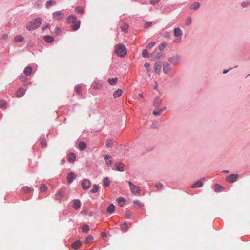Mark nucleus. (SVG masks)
I'll list each match as a JSON object with an SVG mask.
<instances>
[{"instance_id":"nucleus-1","label":"nucleus","mask_w":250,"mask_h":250,"mask_svg":"<svg viewBox=\"0 0 250 250\" xmlns=\"http://www.w3.org/2000/svg\"><path fill=\"white\" fill-rule=\"evenodd\" d=\"M77 17L74 15L69 16L67 18V22L72 23L71 28L74 31L77 30L80 26V22L76 20Z\"/></svg>"},{"instance_id":"nucleus-2","label":"nucleus","mask_w":250,"mask_h":250,"mask_svg":"<svg viewBox=\"0 0 250 250\" xmlns=\"http://www.w3.org/2000/svg\"><path fill=\"white\" fill-rule=\"evenodd\" d=\"M115 53L120 57H124L127 54L125 46L122 44H117L115 47Z\"/></svg>"},{"instance_id":"nucleus-3","label":"nucleus","mask_w":250,"mask_h":250,"mask_svg":"<svg viewBox=\"0 0 250 250\" xmlns=\"http://www.w3.org/2000/svg\"><path fill=\"white\" fill-rule=\"evenodd\" d=\"M174 36L176 39L174 40V42L177 43H179L181 41V36L182 35V31L180 28H175L174 30Z\"/></svg>"},{"instance_id":"nucleus-4","label":"nucleus","mask_w":250,"mask_h":250,"mask_svg":"<svg viewBox=\"0 0 250 250\" xmlns=\"http://www.w3.org/2000/svg\"><path fill=\"white\" fill-rule=\"evenodd\" d=\"M128 184L132 193L135 195L140 193V189L138 186L133 185L131 182H128Z\"/></svg>"},{"instance_id":"nucleus-5","label":"nucleus","mask_w":250,"mask_h":250,"mask_svg":"<svg viewBox=\"0 0 250 250\" xmlns=\"http://www.w3.org/2000/svg\"><path fill=\"white\" fill-rule=\"evenodd\" d=\"M91 184V182L89 180L85 179L83 180L81 185L83 189L86 190L90 188Z\"/></svg>"},{"instance_id":"nucleus-6","label":"nucleus","mask_w":250,"mask_h":250,"mask_svg":"<svg viewBox=\"0 0 250 250\" xmlns=\"http://www.w3.org/2000/svg\"><path fill=\"white\" fill-rule=\"evenodd\" d=\"M238 178V174H232L227 177L226 180L229 183H233L234 182L236 181L237 180Z\"/></svg>"},{"instance_id":"nucleus-7","label":"nucleus","mask_w":250,"mask_h":250,"mask_svg":"<svg viewBox=\"0 0 250 250\" xmlns=\"http://www.w3.org/2000/svg\"><path fill=\"white\" fill-rule=\"evenodd\" d=\"M53 16L54 20L59 21L63 18V14L61 11H57L53 14Z\"/></svg>"},{"instance_id":"nucleus-8","label":"nucleus","mask_w":250,"mask_h":250,"mask_svg":"<svg viewBox=\"0 0 250 250\" xmlns=\"http://www.w3.org/2000/svg\"><path fill=\"white\" fill-rule=\"evenodd\" d=\"M42 21V20L39 18L35 19L34 22L32 23V29L39 27L40 26Z\"/></svg>"},{"instance_id":"nucleus-9","label":"nucleus","mask_w":250,"mask_h":250,"mask_svg":"<svg viewBox=\"0 0 250 250\" xmlns=\"http://www.w3.org/2000/svg\"><path fill=\"white\" fill-rule=\"evenodd\" d=\"M161 62H157L154 64L155 71L157 74H159L161 70Z\"/></svg>"},{"instance_id":"nucleus-10","label":"nucleus","mask_w":250,"mask_h":250,"mask_svg":"<svg viewBox=\"0 0 250 250\" xmlns=\"http://www.w3.org/2000/svg\"><path fill=\"white\" fill-rule=\"evenodd\" d=\"M205 180V178L203 177L201 179L198 180L197 182H196L195 184H194L191 188H200L202 187L203 184V181Z\"/></svg>"},{"instance_id":"nucleus-11","label":"nucleus","mask_w":250,"mask_h":250,"mask_svg":"<svg viewBox=\"0 0 250 250\" xmlns=\"http://www.w3.org/2000/svg\"><path fill=\"white\" fill-rule=\"evenodd\" d=\"M163 71L166 74H169L170 71V65L167 63H164L163 64Z\"/></svg>"},{"instance_id":"nucleus-12","label":"nucleus","mask_w":250,"mask_h":250,"mask_svg":"<svg viewBox=\"0 0 250 250\" xmlns=\"http://www.w3.org/2000/svg\"><path fill=\"white\" fill-rule=\"evenodd\" d=\"M116 169L119 171H123L124 170V165L121 163L118 162L115 164Z\"/></svg>"},{"instance_id":"nucleus-13","label":"nucleus","mask_w":250,"mask_h":250,"mask_svg":"<svg viewBox=\"0 0 250 250\" xmlns=\"http://www.w3.org/2000/svg\"><path fill=\"white\" fill-rule=\"evenodd\" d=\"M180 58L178 56L169 58L168 61L174 64H176L179 61Z\"/></svg>"},{"instance_id":"nucleus-14","label":"nucleus","mask_w":250,"mask_h":250,"mask_svg":"<svg viewBox=\"0 0 250 250\" xmlns=\"http://www.w3.org/2000/svg\"><path fill=\"white\" fill-rule=\"evenodd\" d=\"M152 56L155 58L158 59L162 56V52L160 50L155 49L152 54Z\"/></svg>"},{"instance_id":"nucleus-15","label":"nucleus","mask_w":250,"mask_h":250,"mask_svg":"<svg viewBox=\"0 0 250 250\" xmlns=\"http://www.w3.org/2000/svg\"><path fill=\"white\" fill-rule=\"evenodd\" d=\"M76 178L75 174L73 172L69 173L67 175V181L69 183H71Z\"/></svg>"},{"instance_id":"nucleus-16","label":"nucleus","mask_w":250,"mask_h":250,"mask_svg":"<svg viewBox=\"0 0 250 250\" xmlns=\"http://www.w3.org/2000/svg\"><path fill=\"white\" fill-rule=\"evenodd\" d=\"M162 102V100L159 97H156L153 102V105L155 107H158L160 106Z\"/></svg>"},{"instance_id":"nucleus-17","label":"nucleus","mask_w":250,"mask_h":250,"mask_svg":"<svg viewBox=\"0 0 250 250\" xmlns=\"http://www.w3.org/2000/svg\"><path fill=\"white\" fill-rule=\"evenodd\" d=\"M104 159L106 162V164L108 166H111L112 163V158L110 156L108 155H105L104 156Z\"/></svg>"},{"instance_id":"nucleus-18","label":"nucleus","mask_w":250,"mask_h":250,"mask_svg":"<svg viewBox=\"0 0 250 250\" xmlns=\"http://www.w3.org/2000/svg\"><path fill=\"white\" fill-rule=\"evenodd\" d=\"M81 206V203L80 201L78 200H74L73 202V207L78 209L80 208Z\"/></svg>"},{"instance_id":"nucleus-19","label":"nucleus","mask_w":250,"mask_h":250,"mask_svg":"<svg viewBox=\"0 0 250 250\" xmlns=\"http://www.w3.org/2000/svg\"><path fill=\"white\" fill-rule=\"evenodd\" d=\"M81 246V242L79 240L76 241L72 244V247L75 250L78 249Z\"/></svg>"},{"instance_id":"nucleus-20","label":"nucleus","mask_w":250,"mask_h":250,"mask_svg":"<svg viewBox=\"0 0 250 250\" xmlns=\"http://www.w3.org/2000/svg\"><path fill=\"white\" fill-rule=\"evenodd\" d=\"M25 93V90L23 88H20L16 93V95L17 97H20L24 95Z\"/></svg>"},{"instance_id":"nucleus-21","label":"nucleus","mask_w":250,"mask_h":250,"mask_svg":"<svg viewBox=\"0 0 250 250\" xmlns=\"http://www.w3.org/2000/svg\"><path fill=\"white\" fill-rule=\"evenodd\" d=\"M24 74L26 76H30L31 75V67L30 66L26 67L23 71Z\"/></svg>"},{"instance_id":"nucleus-22","label":"nucleus","mask_w":250,"mask_h":250,"mask_svg":"<svg viewBox=\"0 0 250 250\" xmlns=\"http://www.w3.org/2000/svg\"><path fill=\"white\" fill-rule=\"evenodd\" d=\"M68 160L70 162H74L76 160V155L74 153H71L68 155Z\"/></svg>"},{"instance_id":"nucleus-23","label":"nucleus","mask_w":250,"mask_h":250,"mask_svg":"<svg viewBox=\"0 0 250 250\" xmlns=\"http://www.w3.org/2000/svg\"><path fill=\"white\" fill-rule=\"evenodd\" d=\"M118 82V78L117 77L114 78H109L108 79V83L112 85H116Z\"/></svg>"},{"instance_id":"nucleus-24","label":"nucleus","mask_w":250,"mask_h":250,"mask_svg":"<svg viewBox=\"0 0 250 250\" xmlns=\"http://www.w3.org/2000/svg\"><path fill=\"white\" fill-rule=\"evenodd\" d=\"M117 201L119 206L122 207L124 205L125 200L123 197H119L117 199Z\"/></svg>"},{"instance_id":"nucleus-25","label":"nucleus","mask_w":250,"mask_h":250,"mask_svg":"<svg viewBox=\"0 0 250 250\" xmlns=\"http://www.w3.org/2000/svg\"><path fill=\"white\" fill-rule=\"evenodd\" d=\"M79 148L83 151L86 148V144L84 142H81L79 143Z\"/></svg>"},{"instance_id":"nucleus-26","label":"nucleus","mask_w":250,"mask_h":250,"mask_svg":"<svg viewBox=\"0 0 250 250\" xmlns=\"http://www.w3.org/2000/svg\"><path fill=\"white\" fill-rule=\"evenodd\" d=\"M115 206L113 204H111L107 208V211L109 213H113L115 211Z\"/></svg>"},{"instance_id":"nucleus-27","label":"nucleus","mask_w":250,"mask_h":250,"mask_svg":"<svg viewBox=\"0 0 250 250\" xmlns=\"http://www.w3.org/2000/svg\"><path fill=\"white\" fill-rule=\"evenodd\" d=\"M200 6V4L199 2H195L191 5L190 7L191 9L196 10L199 8Z\"/></svg>"},{"instance_id":"nucleus-28","label":"nucleus","mask_w":250,"mask_h":250,"mask_svg":"<svg viewBox=\"0 0 250 250\" xmlns=\"http://www.w3.org/2000/svg\"><path fill=\"white\" fill-rule=\"evenodd\" d=\"M7 107V103L4 100H0V108L6 109Z\"/></svg>"},{"instance_id":"nucleus-29","label":"nucleus","mask_w":250,"mask_h":250,"mask_svg":"<svg viewBox=\"0 0 250 250\" xmlns=\"http://www.w3.org/2000/svg\"><path fill=\"white\" fill-rule=\"evenodd\" d=\"M122 93V90L120 89H118L115 91L113 93V96L115 98L120 97Z\"/></svg>"},{"instance_id":"nucleus-30","label":"nucleus","mask_w":250,"mask_h":250,"mask_svg":"<svg viewBox=\"0 0 250 250\" xmlns=\"http://www.w3.org/2000/svg\"><path fill=\"white\" fill-rule=\"evenodd\" d=\"M44 40L47 42L51 43L54 41V38L51 36H46L44 37Z\"/></svg>"},{"instance_id":"nucleus-31","label":"nucleus","mask_w":250,"mask_h":250,"mask_svg":"<svg viewBox=\"0 0 250 250\" xmlns=\"http://www.w3.org/2000/svg\"><path fill=\"white\" fill-rule=\"evenodd\" d=\"M121 229L124 231L126 232L128 230V227L126 223L121 224Z\"/></svg>"},{"instance_id":"nucleus-32","label":"nucleus","mask_w":250,"mask_h":250,"mask_svg":"<svg viewBox=\"0 0 250 250\" xmlns=\"http://www.w3.org/2000/svg\"><path fill=\"white\" fill-rule=\"evenodd\" d=\"M113 144V140L110 139H108L106 140L105 146L106 147H111Z\"/></svg>"},{"instance_id":"nucleus-33","label":"nucleus","mask_w":250,"mask_h":250,"mask_svg":"<svg viewBox=\"0 0 250 250\" xmlns=\"http://www.w3.org/2000/svg\"><path fill=\"white\" fill-rule=\"evenodd\" d=\"M166 109V107H164V108L163 109H158L157 110H154L153 111V115H154L155 116H159L160 115H161V114L162 113V112Z\"/></svg>"},{"instance_id":"nucleus-34","label":"nucleus","mask_w":250,"mask_h":250,"mask_svg":"<svg viewBox=\"0 0 250 250\" xmlns=\"http://www.w3.org/2000/svg\"><path fill=\"white\" fill-rule=\"evenodd\" d=\"M56 4V2L53 0H49L47 1L45 3V6L46 8H49V7L55 5Z\"/></svg>"},{"instance_id":"nucleus-35","label":"nucleus","mask_w":250,"mask_h":250,"mask_svg":"<svg viewBox=\"0 0 250 250\" xmlns=\"http://www.w3.org/2000/svg\"><path fill=\"white\" fill-rule=\"evenodd\" d=\"M104 186V187H109L110 184V182L108 179V178H105L104 179L103 181Z\"/></svg>"},{"instance_id":"nucleus-36","label":"nucleus","mask_w":250,"mask_h":250,"mask_svg":"<svg viewBox=\"0 0 250 250\" xmlns=\"http://www.w3.org/2000/svg\"><path fill=\"white\" fill-rule=\"evenodd\" d=\"M47 187L46 185L43 184H42L40 186V190L41 192H45L47 190Z\"/></svg>"},{"instance_id":"nucleus-37","label":"nucleus","mask_w":250,"mask_h":250,"mask_svg":"<svg viewBox=\"0 0 250 250\" xmlns=\"http://www.w3.org/2000/svg\"><path fill=\"white\" fill-rule=\"evenodd\" d=\"M93 86L94 89H99L102 87V84L98 82H95L93 83Z\"/></svg>"},{"instance_id":"nucleus-38","label":"nucleus","mask_w":250,"mask_h":250,"mask_svg":"<svg viewBox=\"0 0 250 250\" xmlns=\"http://www.w3.org/2000/svg\"><path fill=\"white\" fill-rule=\"evenodd\" d=\"M99 187L97 185H93L92 186V188L91 190V192L92 193H96L98 191Z\"/></svg>"},{"instance_id":"nucleus-39","label":"nucleus","mask_w":250,"mask_h":250,"mask_svg":"<svg viewBox=\"0 0 250 250\" xmlns=\"http://www.w3.org/2000/svg\"><path fill=\"white\" fill-rule=\"evenodd\" d=\"M223 190V187L219 184L215 185V191H222Z\"/></svg>"},{"instance_id":"nucleus-40","label":"nucleus","mask_w":250,"mask_h":250,"mask_svg":"<svg viewBox=\"0 0 250 250\" xmlns=\"http://www.w3.org/2000/svg\"><path fill=\"white\" fill-rule=\"evenodd\" d=\"M14 39H15V42H22L23 41V38L21 36L18 35L15 37Z\"/></svg>"},{"instance_id":"nucleus-41","label":"nucleus","mask_w":250,"mask_h":250,"mask_svg":"<svg viewBox=\"0 0 250 250\" xmlns=\"http://www.w3.org/2000/svg\"><path fill=\"white\" fill-rule=\"evenodd\" d=\"M128 25L127 24H124L123 26L121 27V29L122 31L124 32H127L128 30Z\"/></svg>"},{"instance_id":"nucleus-42","label":"nucleus","mask_w":250,"mask_h":250,"mask_svg":"<svg viewBox=\"0 0 250 250\" xmlns=\"http://www.w3.org/2000/svg\"><path fill=\"white\" fill-rule=\"evenodd\" d=\"M82 230L83 232H87L89 230V226L87 225H84L82 228Z\"/></svg>"},{"instance_id":"nucleus-43","label":"nucleus","mask_w":250,"mask_h":250,"mask_svg":"<svg viewBox=\"0 0 250 250\" xmlns=\"http://www.w3.org/2000/svg\"><path fill=\"white\" fill-rule=\"evenodd\" d=\"M93 239V237L91 235L88 236L85 240V243H88L91 242Z\"/></svg>"},{"instance_id":"nucleus-44","label":"nucleus","mask_w":250,"mask_h":250,"mask_svg":"<svg viewBox=\"0 0 250 250\" xmlns=\"http://www.w3.org/2000/svg\"><path fill=\"white\" fill-rule=\"evenodd\" d=\"M191 22H192L191 18L190 17H188L186 19V20L185 21V23L187 25H189L191 23Z\"/></svg>"},{"instance_id":"nucleus-45","label":"nucleus","mask_w":250,"mask_h":250,"mask_svg":"<svg viewBox=\"0 0 250 250\" xmlns=\"http://www.w3.org/2000/svg\"><path fill=\"white\" fill-rule=\"evenodd\" d=\"M250 4V0H248V1H244V2H243L241 3V5H242L243 7H248Z\"/></svg>"},{"instance_id":"nucleus-46","label":"nucleus","mask_w":250,"mask_h":250,"mask_svg":"<svg viewBox=\"0 0 250 250\" xmlns=\"http://www.w3.org/2000/svg\"><path fill=\"white\" fill-rule=\"evenodd\" d=\"M63 196V194L61 192H58L56 195V199L57 200H61Z\"/></svg>"},{"instance_id":"nucleus-47","label":"nucleus","mask_w":250,"mask_h":250,"mask_svg":"<svg viewBox=\"0 0 250 250\" xmlns=\"http://www.w3.org/2000/svg\"><path fill=\"white\" fill-rule=\"evenodd\" d=\"M148 53L146 49H144L142 51V55L144 57H148Z\"/></svg>"},{"instance_id":"nucleus-48","label":"nucleus","mask_w":250,"mask_h":250,"mask_svg":"<svg viewBox=\"0 0 250 250\" xmlns=\"http://www.w3.org/2000/svg\"><path fill=\"white\" fill-rule=\"evenodd\" d=\"M41 146L43 147H45L46 146H47V143H46V141L45 139H42L41 141Z\"/></svg>"},{"instance_id":"nucleus-49","label":"nucleus","mask_w":250,"mask_h":250,"mask_svg":"<svg viewBox=\"0 0 250 250\" xmlns=\"http://www.w3.org/2000/svg\"><path fill=\"white\" fill-rule=\"evenodd\" d=\"M77 12L79 13H83V9L82 7H78L76 8Z\"/></svg>"},{"instance_id":"nucleus-50","label":"nucleus","mask_w":250,"mask_h":250,"mask_svg":"<svg viewBox=\"0 0 250 250\" xmlns=\"http://www.w3.org/2000/svg\"><path fill=\"white\" fill-rule=\"evenodd\" d=\"M155 44V42H150L148 44L147 48H151L154 46Z\"/></svg>"},{"instance_id":"nucleus-51","label":"nucleus","mask_w":250,"mask_h":250,"mask_svg":"<svg viewBox=\"0 0 250 250\" xmlns=\"http://www.w3.org/2000/svg\"><path fill=\"white\" fill-rule=\"evenodd\" d=\"M164 47H165V45L163 44H161V45H160L159 46V47L156 48V49H157V50H160V51H162V50L164 49Z\"/></svg>"},{"instance_id":"nucleus-52","label":"nucleus","mask_w":250,"mask_h":250,"mask_svg":"<svg viewBox=\"0 0 250 250\" xmlns=\"http://www.w3.org/2000/svg\"><path fill=\"white\" fill-rule=\"evenodd\" d=\"M159 2V0H151L150 3L152 5H154L158 3Z\"/></svg>"},{"instance_id":"nucleus-53","label":"nucleus","mask_w":250,"mask_h":250,"mask_svg":"<svg viewBox=\"0 0 250 250\" xmlns=\"http://www.w3.org/2000/svg\"><path fill=\"white\" fill-rule=\"evenodd\" d=\"M152 25V23L150 22H147L145 24V28H148Z\"/></svg>"},{"instance_id":"nucleus-54","label":"nucleus","mask_w":250,"mask_h":250,"mask_svg":"<svg viewBox=\"0 0 250 250\" xmlns=\"http://www.w3.org/2000/svg\"><path fill=\"white\" fill-rule=\"evenodd\" d=\"M76 92L77 93H79L81 91V87L80 86H76L75 87V89Z\"/></svg>"},{"instance_id":"nucleus-55","label":"nucleus","mask_w":250,"mask_h":250,"mask_svg":"<svg viewBox=\"0 0 250 250\" xmlns=\"http://www.w3.org/2000/svg\"><path fill=\"white\" fill-rule=\"evenodd\" d=\"M144 66L147 69V72H148V68H149V67L150 66L149 64L148 63H146L144 64Z\"/></svg>"},{"instance_id":"nucleus-56","label":"nucleus","mask_w":250,"mask_h":250,"mask_svg":"<svg viewBox=\"0 0 250 250\" xmlns=\"http://www.w3.org/2000/svg\"><path fill=\"white\" fill-rule=\"evenodd\" d=\"M20 79H21V80L22 81H23V82H25V81H26V80H27L26 78V77H24V76H21V78H20Z\"/></svg>"},{"instance_id":"nucleus-57","label":"nucleus","mask_w":250,"mask_h":250,"mask_svg":"<svg viewBox=\"0 0 250 250\" xmlns=\"http://www.w3.org/2000/svg\"><path fill=\"white\" fill-rule=\"evenodd\" d=\"M126 217L127 218H130V217H131V213H130V212H126Z\"/></svg>"},{"instance_id":"nucleus-58","label":"nucleus","mask_w":250,"mask_h":250,"mask_svg":"<svg viewBox=\"0 0 250 250\" xmlns=\"http://www.w3.org/2000/svg\"><path fill=\"white\" fill-rule=\"evenodd\" d=\"M134 204H136V205H138V206H140V205H141V203H140V202H139V201H138V200H137V201H134Z\"/></svg>"},{"instance_id":"nucleus-59","label":"nucleus","mask_w":250,"mask_h":250,"mask_svg":"<svg viewBox=\"0 0 250 250\" xmlns=\"http://www.w3.org/2000/svg\"><path fill=\"white\" fill-rule=\"evenodd\" d=\"M162 187V185H156V187L158 189H161Z\"/></svg>"},{"instance_id":"nucleus-60","label":"nucleus","mask_w":250,"mask_h":250,"mask_svg":"<svg viewBox=\"0 0 250 250\" xmlns=\"http://www.w3.org/2000/svg\"><path fill=\"white\" fill-rule=\"evenodd\" d=\"M23 190L24 192L27 193L29 191L30 189L27 188H24Z\"/></svg>"},{"instance_id":"nucleus-61","label":"nucleus","mask_w":250,"mask_h":250,"mask_svg":"<svg viewBox=\"0 0 250 250\" xmlns=\"http://www.w3.org/2000/svg\"><path fill=\"white\" fill-rule=\"evenodd\" d=\"M231 68L229 69V70H225L223 71V74H226L228 72H229Z\"/></svg>"},{"instance_id":"nucleus-62","label":"nucleus","mask_w":250,"mask_h":250,"mask_svg":"<svg viewBox=\"0 0 250 250\" xmlns=\"http://www.w3.org/2000/svg\"><path fill=\"white\" fill-rule=\"evenodd\" d=\"M139 96L141 98H143V94H139Z\"/></svg>"},{"instance_id":"nucleus-63","label":"nucleus","mask_w":250,"mask_h":250,"mask_svg":"<svg viewBox=\"0 0 250 250\" xmlns=\"http://www.w3.org/2000/svg\"><path fill=\"white\" fill-rule=\"evenodd\" d=\"M105 235H106V234H105V233H104V232H103V233H102V236H104H104H105Z\"/></svg>"},{"instance_id":"nucleus-64","label":"nucleus","mask_w":250,"mask_h":250,"mask_svg":"<svg viewBox=\"0 0 250 250\" xmlns=\"http://www.w3.org/2000/svg\"><path fill=\"white\" fill-rule=\"evenodd\" d=\"M223 172H225V173H228L229 172V170H224Z\"/></svg>"}]
</instances>
